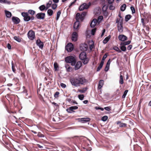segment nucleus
I'll list each match as a JSON object with an SVG mask.
<instances>
[{
    "mask_svg": "<svg viewBox=\"0 0 151 151\" xmlns=\"http://www.w3.org/2000/svg\"><path fill=\"white\" fill-rule=\"evenodd\" d=\"M70 81L73 86L76 87L80 86V85H83L87 81L85 78L81 76L70 79Z\"/></svg>",
    "mask_w": 151,
    "mask_h": 151,
    "instance_id": "obj_1",
    "label": "nucleus"
},
{
    "mask_svg": "<svg viewBox=\"0 0 151 151\" xmlns=\"http://www.w3.org/2000/svg\"><path fill=\"white\" fill-rule=\"evenodd\" d=\"M80 59L83 60V62L84 64H87L88 62L89 59L86 58V52H83L79 55Z\"/></svg>",
    "mask_w": 151,
    "mask_h": 151,
    "instance_id": "obj_2",
    "label": "nucleus"
},
{
    "mask_svg": "<svg viewBox=\"0 0 151 151\" xmlns=\"http://www.w3.org/2000/svg\"><path fill=\"white\" fill-rule=\"evenodd\" d=\"M22 15L24 17V20L26 22H27L30 20H32L34 19V17L33 16L30 17L27 12H22Z\"/></svg>",
    "mask_w": 151,
    "mask_h": 151,
    "instance_id": "obj_3",
    "label": "nucleus"
},
{
    "mask_svg": "<svg viewBox=\"0 0 151 151\" xmlns=\"http://www.w3.org/2000/svg\"><path fill=\"white\" fill-rule=\"evenodd\" d=\"M76 60V59L73 56H69L65 58L66 62L71 63V65L73 66L75 65V62Z\"/></svg>",
    "mask_w": 151,
    "mask_h": 151,
    "instance_id": "obj_4",
    "label": "nucleus"
},
{
    "mask_svg": "<svg viewBox=\"0 0 151 151\" xmlns=\"http://www.w3.org/2000/svg\"><path fill=\"white\" fill-rule=\"evenodd\" d=\"M52 3V1L50 0L47 3L46 6L44 5H42L39 7V9L41 11H43L44 10H47L50 7Z\"/></svg>",
    "mask_w": 151,
    "mask_h": 151,
    "instance_id": "obj_5",
    "label": "nucleus"
},
{
    "mask_svg": "<svg viewBox=\"0 0 151 151\" xmlns=\"http://www.w3.org/2000/svg\"><path fill=\"white\" fill-rule=\"evenodd\" d=\"M116 23H117V27L118 31L120 32L123 31V27L122 26V20L117 19Z\"/></svg>",
    "mask_w": 151,
    "mask_h": 151,
    "instance_id": "obj_6",
    "label": "nucleus"
},
{
    "mask_svg": "<svg viewBox=\"0 0 151 151\" xmlns=\"http://www.w3.org/2000/svg\"><path fill=\"white\" fill-rule=\"evenodd\" d=\"M90 5V3L88 4L84 3L79 6V10L80 11H82L84 9H87L89 8Z\"/></svg>",
    "mask_w": 151,
    "mask_h": 151,
    "instance_id": "obj_7",
    "label": "nucleus"
},
{
    "mask_svg": "<svg viewBox=\"0 0 151 151\" xmlns=\"http://www.w3.org/2000/svg\"><path fill=\"white\" fill-rule=\"evenodd\" d=\"M73 49V45L71 43L67 44L65 47V49L68 52L72 51Z\"/></svg>",
    "mask_w": 151,
    "mask_h": 151,
    "instance_id": "obj_8",
    "label": "nucleus"
},
{
    "mask_svg": "<svg viewBox=\"0 0 151 151\" xmlns=\"http://www.w3.org/2000/svg\"><path fill=\"white\" fill-rule=\"evenodd\" d=\"M28 38L31 40H33L35 38V33L32 30L29 31L27 34Z\"/></svg>",
    "mask_w": 151,
    "mask_h": 151,
    "instance_id": "obj_9",
    "label": "nucleus"
},
{
    "mask_svg": "<svg viewBox=\"0 0 151 151\" xmlns=\"http://www.w3.org/2000/svg\"><path fill=\"white\" fill-rule=\"evenodd\" d=\"M74 69L75 70H77L79 69L82 65V63L81 61H78L76 62V60L75 62Z\"/></svg>",
    "mask_w": 151,
    "mask_h": 151,
    "instance_id": "obj_10",
    "label": "nucleus"
},
{
    "mask_svg": "<svg viewBox=\"0 0 151 151\" xmlns=\"http://www.w3.org/2000/svg\"><path fill=\"white\" fill-rule=\"evenodd\" d=\"M45 16V14L42 13H39L36 15V17L39 19H43Z\"/></svg>",
    "mask_w": 151,
    "mask_h": 151,
    "instance_id": "obj_11",
    "label": "nucleus"
},
{
    "mask_svg": "<svg viewBox=\"0 0 151 151\" xmlns=\"http://www.w3.org/2000/svg\"><path fill=\"white\" fill-rule=\"evenodd\" d=\"M78 34L76 32H74L72 34V40L73 41L76 42L78 39Z\"/></svg>",
    "mask_w": 151,
    "mask_h": 151,
    "instance_id": "obj_12",
    "label": "nucleus"
},
{
    "mask_svg": "<svg viewBox=\"0 0 151 151\" xmlns=\"http://www.w3.org/2000/svg\"><path fill=\"white\" fill-rule=\"evenodd\" d=\"M88 48V46L87 45L85 44H81L80 46V49L81 50L83 51H86Z\"/></svg>",
    "mask_w": 151,
    "mask_h": 151,
    "instance_id": "obj_13",
    "label": "nucleus"
},
{
    "mask_svg": "<svg viewBox=\"0 0 151 151\" xmlns=\"http://www.w3.org/2000/svg\"><path fill=\"white\" fill-rule=\"evenodd\" d=\"M104 85V81L102 80L99 81L98 85V89L100 90V91L101 92V88Z\"/></svg>",
    "mask_w": 151,
    "mask_h": 151,
    "instance_id": "obj_14",
    "label": "nucleus"
},
{
    "mask_svg": "<svg viewBox=\"0 0 151 151\" xmlns=\"http://www.w3.org/2000/svg\"><path fill=\"white\" fill-rule=\"evenodd\" d=\"M119 40L120 41H124L127 39V37L125 35H119L118 37Z\"/></svg>",
    "mask_w": 151,
    "mask_h": 151,
    "instance_id": "obj_15",
    "label": "nucleus"
},
{
    "mask_svg": "<svg viewBox=\"0 0 151 151\" xmlns=\"http://www.w3.org/2000/svg\"><path fill=\"white\" fill-rule=\"evenodd\" d=\"M12 22L15 24H18L20 22L19 19L17 17H12Z\"/></svg>",
    "mask_w": 151,
    "mask_h": 151,
    "instance_id": "obj_16",
    "label": "nucleus"
},
{
    "mask_svg": "<svg viewBox=\"0 0 151 151\" xmlns=\"http://www.w3.org/2000/svg\"><path fill=\"white\" fill-rule=\"evenodd\" d=\"M98 22L97 20L96 19H94L91 21L90 26L91 27H94L96 25Z\"/></svg>",
    "mask_w": 151,
    "mask_h": 151,
    "instance_id": "obj_17",
    "label": "nucleus"
},
{
    "mask_svg": "<svg viewBox=\"0 0 151 151\" xmlns=\"http://www.w3.org/2000/svg\"><path fill=\"white\" fill-rule=\"evenodd\" d=\"M36 44L37 45H38L40 48L42 49L43 48V43L40 40H37L36 41Z\"/></svg>",
    "mask_w": 151,
    "mask_h": 151,
    "instance_id": "obj_18",
    "label": "nucleus"
},
{
    "mask_svg": "<svg viewBox=\"0 0 151 151\" xmlns=\"http://www.w3.org/2000/svg\"><path fill=\"white\" fill-rule=\"evenodd\" d=\"M81 119L80 121L82 123H85L89 122L90 121V119L89 118H82L81 119Z\"/></svg>",
    "mask_w": 151,
    "mask_h": 151,
    "instance_id": "obj_19",
    "label": "nucleus"
},
{
    "mask_svg": "<svg viewBox=\"0 0 151 151\" xmlns=\"http://www.w3.org/2000/svg\"><path fill=\"white\" fill-rule=\"evenodd\" d=\"M65 68L66 69V71L68 72H71L73 70L72 68L68 64L65 65Z\"/></svg>",
    "mask_w": 151,
    "mask_h": 151,
    "instance_id": "obj_20",
    "label": "nucleus"
},
{
    "mask_svg": "<svg viewBox=\"0 0 151 151\" xmlns=\"http://www.w3.org/2000/svg\"><path fill=\"white\" fill-rule=\"evenodd\" d=\"M110 60V59H109L107 61L106 66L105 68V69H104L105 71H107L109 69L110 64L111 63Z\"/></svg>",
    "mask_w": 151,
    "mask_h": 151,
    "instance_id": "obj_21",
    "label": "nucleus"
},
{
    "mask_svg": "<svg viewBox=\"0 0 151 151\" xmlns=\"http://www.w3.org/2000/svg\"><path fill=\"white\" fill-rule=\"evenodd\" d=\"M88 45L91 50L94 47V42L92 40L89 41Z\"/></svg>",
    "mask_w": 151,
    "mask_h": 151,
    "instance_id": "obj_22",
    "label": "nucleus"
},
{
    "mask_svg": "<svg viewBox=\"0 0 151 151\" xmlns=\"http://www.w3.org/2000/svg\"><path fill=\"white\" fill-rule=\"evenodd\" d=\"M80 24L79 21H76L74 23L73 27L75 29H77L78 28Z\"/></svg>",
    "mask_w": 151,
    "mask_h": 151,
    "instance_id": "obj_23",
    "label": "nucleus"
},
{
    "mask_svg": "<svg viewBox=\"0 0 151 151\" xmlns=\"http://www.w3.org/2000/svg\"><path fill=\"white\" fill-rule=\"evenodd\" d=\"M120 76L119 77V83L120 84H122L124 83L123 78V76L122 75V72L120 73Z\"/></svg>",
    "mask_w": 151,
    "mask_h": 151,
    "instance_id": "obj_24",
    "label": "nucleus"
},
{
    "mask_svg": "<svg viewBox=\"0 0 151 151\" xmlns=\"http://www.w3.org/2000/svg\"><path fill=\"white\" fill-rule=\"evenodd\" d=\"M5 12L7 17L9 18L12 17V14L11 12L5 10Z\"/></svg>",
    "mask_w": 151,
    "mask_h": 151,
    "instance_id": "obj_25",
    "label": "nucleus"
},
{
    "mask_svg": "<svg viewBox=\"0 0 151 151\" xmlns=\"http://www.w3.org/2000/svg\"><path fill=\"white\" fill-rule=\"evenodd\" d=\"M120 47L121 50L125 52L126 50V47L124 45H121V43L120 44Z\"/></svg>",
    "mask_w": 151,
    "mask_h": 151,
    "instance_id": "obj_26",
    "label": "nucleus"
},
{
    "mask_svg": "<svg viewBox=\"0 0 151 151\" xmlns=\"http://www.w3.org/2000/svg\"><path fill=\"white\" fill-rule=\"evenodd\" d=\"M87 89V87L84 88L82 89H78V91L81 93H84L86 92Z\"/></svg>",
    "mask_w": 151,
    "mask_h": 151,
    "instance_id": "obj_27",
    "label": "nucleus"
},
{
    "mask_svg": "<svg viewBox=\"0 0 151 151\" xmlns=\"http://www.w3.org/2000/svg\"><path fill=\"white\" fill-rule=\"evenodd\" d=\"M23 88H24V89L23 90V93H26V95L25 96H26V98L27 99H28V98H30L31 97V95H29V96H28V93H27V90H26L25 89V87L24 86H23Z\"/></svg>",
    "mask_w": 151,
    "mask_h": 151,
    "instance_id": "obj_28",
    "label": "nucleus"
},
{
    "mask_svg": "<svg viewBox=\"0 0 151 151\" xmlns=\"http://www.w3.org/2000/svg\"><path fill=\"white\" fill-rule=\"evenodd\" d=\"M110 38V35L105 38V39L103 40V43L104 44L106 43L109 41Z\"/></svg>",
    "mask_w": 151,
    "mask_h": 151,
    "instance_id": "obj_29",
    "label": "nucleus"
},
{
    "mask_svg": "<svg viewBox=\"0 0 151 151\" xmlns=\"http://www.w3.org/2000/svg\"><path fill=\"white\" fill-rule=\"evenodd\" d=\"M14 39L18 42H20L22 41V39L21 38H20L19 37L17 36L14 37Z\"/></svg>",
    "mask_w": 151,
    "mask_h": 151,
    "instance_id": "obj_30",
    "label": "nucleus"
},
{
    "mask_svg": "<svg viewBox=\"0 0 151 151\" xmlns=\"http://www.w3.org/2000/svg\"><path fill=\"white\" fill-rule=\"evenodd\" d=\"M87 13L85 12H83L81 15V20L82 21L84 17L85 16L86 14Z\"/></svg>",
    "mask_w": 151,
    "mask_h": 151,
    "instance_id": "obj_31",
    "label": "nucleus"
},
{
    "mask_svg": "<svg viewBox=\"0 0 151 151\" xmlns=\"http://www.w3.org/2000/svg\"><path fill=\"white\" fill-rule=\"evenodd\" d=\"M66 111L69 113H72L73 112H74V111H73V108H72V107H70L68 109H66Z\"/></svg>",
    "mask_w": 151,
    "mask_h": 151,
    "instance_id": "obj_32",
    "label": "nucleus"
},
{
    "mask_svg": "<svg viewBox=\"0 0 151 151\" xmlns=\"http://www.w3.org/2000/svg\"><path fill=\"white\" fill-rule=\"evenodd\" d=\"M131 16L130 15L128 14L126 15L125 17V21L126 22L128 21L131 17Z\"/></svg>",
    "mask_w": 151,
    "mask_h": 151,
    "instance_id": "obj_33",
    "label": "nucleus"
},
{
    "mask_svg": "<svg viewBox=\"0 0 151 151\" xmlns=\"http://www.w3.org/2000/svg\"><path fill=\"white\" fill-rule=\"evenodd\" d=\"M126 7V5L125 4H124L121 6L120 7V10L122 11H124Z\"/></svg>",
    "mask_w": 151,
    "mask_h": 151,
    "instance_id": "obj_34",
    "label": "nucleus"
},
{
    "mask_svg": "<svg viewBox=\"0 0 151 151\" xmlns=\"http://www.w3.org/2000/svg\"><path fill=\"white\" fill-rule=\"evenodd\" d=\"M75 18L76 21H78L79 19L81 20V15L79 13L76 14Z\"/></svg>",
    "mask_w": 151,
    "mask_h": 151,
    "instance_id": "obj_35",
    "label": "nucleus"
},
{
    "mask_svg": "<svg viewBox=\"0 0 151 151\" xmlns=\"http://www.w3.org/2000/svg\"><path fill=\"white\" fill-rule=\"evenodd\" d=\"M54 65L55 70H59V66L58 63H55Z\"/></svg>",
    "mask_w": 151,
    "mask_h": 151,
    "instance_id": "obj_36",
    "label": "nucleus"
},
{
    "mask_svg": "<svg viewBox=\"0 0 151 151\" xmlns=\"http://www.w3.org/2000/svg\"><path fill=\"white\" fill-rule=\"evenodd\" d=\"M131 43L130 41H127L122 42L121 43V45H124L125 46L129 45Z\"/></svg>",
    "mask_w": 151,
    "mask_h": 151,
    "instance_id": "obj_37",
    "label": "nucleus"
},
{
    "mask_svg": "<svg viewBox=\"0 0 151 151\" xmlns=\"http://www.w3.org/2000/svg\"><path fill=\"white\" fill-rule=\"evenodd\" d=\"M47 14L49 16H51L53 13V11L51 9H49L47 11Z\"/></svg>",
    "mask_w": 151,
    "mask_h": 151,
    "instance_id": "obj_38",
    "label": "nucleus"
},
{
    "mask_svg": "<svg viewBox=\"0 0 151 151\" xmlns=\"http://www.w3.org/2000/svg\"><path fill=\"white\" fill-rule=\"evenodd\" d=\"M103 64H104V63H101H101H100L99 66L98 67V68H97V71H99L102 68Z\"/></svg>",
    "mask_w": 151,
    "mask_h": 151,
    "instance_id": "obj_39",
    "label": "nucleus"
},
{
    "mask_svg": "<svg viewBox=\"0 0 151 151\" xmlns=\"http://www.w3.org/2000/svg\"><path fill=\"white\" fill-rule=\"evenodd\" d=\"M28 14L29 13L31 15H32V16H33V15L35 14V12L34 11L32 10H29L28 11Z\"/></svg>",
    "mask_w": 151,
    "mask_h": 151,
    "instance_id": "obj_40",
    "label": "nucleus"
},
{
    "mask_svg": "<svg viewBox=\"0 0 151 151\" xmlns=\"http://www.w3.org/2000/svg\"><path fill=\"white\" fill-rule=\"evenodd\" d=\"M61 14V12L60 11H59L57 13L56 18V20H58Z\"/></svg>",
    "mask_w": 151,
    "mask_h": 151,
    "instance_id": "obj_41",
    "label": "nucleus"
},
{
    "mask_svg": "<svg viewBox=\"0 0 151 151\" xmlns=\"http://www.w3.org/2000/svg\"><path fill=\"white\" fill-rule=\"evenodd\" d=\"M107 57V55L106 54V53L104 55V56L102 58V59L101 62L104 63V61L106 59V58Z\"/></svg>",
    "mask_w": 151,
    "mask_h": 151,
    "instance_id": "obj_42",
    "label": "nucleus"
},
{
    "mask_svg": "<svg viewBox=\"0 0 151 151\" xmlns=\"http://www.w3.org/2000/svg\"><path fill=\"white\" fill-rule=\"evenodd\" d=\"M128 92V90H126L124 91V94L122 96V99H124L125 98L126 96L127 95Z\"/></svg>",
    "mask_w": 151,
    "mask_h": 151,
    "instance_id": "obj_43",
    "label": "nucleus"
},
{
    "mask_svg": "<svg viewBox=\"0 0 151 151\" xmlns=\"http://www.w3.org/2000/svg\"><path fill=\"white\" fill-rule=\"evenodd\" d=\"M0 3L10 4V3L7 0H0Z\"/></svg>",
    "mask_w": 151,
    "mask_h": 151,
    "instance_id": "obj_44",
    "label": "nucleus"
},
{
    "mask_svg": "<svg viewBox=\"0 0 151 151\" xmlns=\"http://www.w3.org/2000/svg\"><path fill=\"white\" fill-rule=\"evenodd\" d=\"M114 50H116V51L117 52H121V50H120L119 48V47H116V46H115V47L114 48Z\"/></svg>",
    "mask_w": 151,
    "mask_h": 151,
    "instance_id": "obj_45",
    "label": "nucleus"
},
{
    "mask_svg": "<svg viewBox=\"0 0 151 151\" xmlns=\"http://www.w3.org/2000/svg\"><path fill=\"white\" fill-rule=\"evenodd\" d=\"M108 119V117L107 116H103L101 118V120L104 122L106 121Z\"/></svg>",
    "mask_w": 151,
    "mask_h": 151,
    "instance_id": "obj_46",
    "label": "nucleus"
},
{
    "mask_svg": "<svg viewBox=\"0 0 151 151\" xmlns=\"http://www.w3.org/2000/svg\"><path fill=\"white\" fill-rule=\"evenodd\" d=\"M78 97L79 99L80 100H82L83 99V98H84V95L83 94H81L79 95L78 96Z\"/></svg>",
    "mask_w": 151,
    "mask_h": 151,
    "instance_id": "obj_47",
    "label": "nucleus"
},
{
    "mask_svg": "<svg viewBox=\"0 0 151 151\" xmlns=\"http://www.w3.org/2000/svg\"><path fill=\"white\" fill-rule=\"evenodd\" d=\"M57 6V5L56 4H52V8L53 9H55Z\"/></svg>",
    "mask_w": 151,
    "mask_h": 151,
    "instance_id": "obj_48",
    "label": "nucleus"
},
{
    "mask_svg": "<svg viewBox=\"0 0 151 151\" xmlns=\"http://www.w3.org/2000/svg\"><path fill=\"white\" fill-rule=\"evenodd\" d=\"M103 19V17L102 16H99V17L98 18V19L97 20L98 22H100Z\"/></svg>",
    "mask_w": 151,
    "mask_h": 151,
    "instance_id": "obj_49",
    "label": "nucleus"
},
{
    "mask_svg": "<svg viewBox=\"0 0 151 151\" xmlns=\"http://www.w3.org/2000/svg\"><path fill=\"white\" fill-rule=\"evenodd\" d=\"M59 92H58V91L56 92L54 94V97L55 98H58V96H59Z\"/></svg>",
    "mask_w": 151,
    "mask_h": 151,
    "instance_id": "obj_50",
    "label": "nucleus"
},
{
    "mask_svg": "<svg viewBox=\"0 0 151 151\" xmlns=\"http://www.w3.org/2000/svg\"><path fill=\"white\" fill-rule=\"evenodd\" d=\"M96 29L95 28L91 30V34L93 35H94L95 34V32H96Z\"/></svg>",
    "mask_w": 151,
    "mask_h": 151,
    "instance_id": "obj_51",
    "label": "nucleus"
},
{
    "mask_svg": "<svg viewBox=\"0 0 151 151\" xmlns=\"http://www.w3.org/2000/svg\"><path fill=\"white\" fill-rule=\"evenodd\" d=\"M130 9L132 11V14H134L135 13V9L134 7L133 6H131L130 7Z\"/></svg>",
    "mask_w": 151,
    "mask_h": 151,
    "instance_id": "obj_52",
    "label": "nucleus"
},
{
    "mask_svg": "<svg viewBox=\"0 0 151 151\" xmlns=\"http://www.w3.org/2000/svg\"><path fill=\"white\" fill-rule=\"evenodd\" d=\"M107 9V7L106 5H104L102 8V10L103 11L105 12Z\"/></svg>",
    "mask_w": 151,
    "mask_h": 151,
    "instance_id": "obj_53",
    "label": "nucleus"
},
{
    "mask_svg": "<svg viewBox=\"0 0 151 151\" xmlns=\"http://www.w3.org/2000/svg\"><path fill=\"white\" fill-rule=\"evenodd\" d=\"M126 126V124L124 123H120L119 125V126L121 127H125Z\"/></svg>",
    "mask_w": 151,
    "mask_h": 151,
    "instance_id": "obj_54",
    "label": "nucleus"
},
{
    "mask_svg": "<svg viewBox=\"0 0 151 151\" xmlns=\"http://www.w3.org/2000/svg\"><path fill=\"white\" fill-rule=\"evenodd\" d=\"M61 86L63 88H65L66 87V85L63 83H61L60 84Z\"/></svg>",
    "mask_w": 151,
    "mask_h": 151,
    "instance_id": "obj_55",
    "label": "nucleus"
},
{
    "mask_svg": "<svg viewBox=\"0 0 151 151\" xmlns=\"http://www.w3.org/2000/svg\"><path fill=\"white\" fill-rule=\"evenodd\" d=\"M37 136L39 137H44V136L43 134H41L40 132H39L37 134Z\"/></svg>",
    "mask_w": 151,
    "mask_h": 151,
    "instance_id": "obj_56",
    "label": "nucleus"
},
{
    "mask_svg": "<svg viewBox=\"0 0 151 151\" xmlns=\"http://www.w3.org/2000/svg\"><path fill=\"white\" fill-rule=\"evenodd\" d=\"M110 10H113L115 9V7L112 5H110L109 6Z\"/></svg>",
    "mask_w": 151,
    "mask_h": 151,
    "instance_id": "obj_57",
    "label": "nucleus"
},
{
    "mask_svg": "<svg viewBox=\"0 0 151 151\" xmlns=\"http://www.w3.org/2000/svg\"><path fill=\"white\" fill-rule=\"evenodd\" d=\"M12 68L13 72L15 73L16 71V70L14 68V65L12 63Z\"/></svg>",
    "mask_w": 151,
    "mask_h": 151,
    "instance_id": "obj_58",
    "label": "nucleus"
},
{
    "mask_svg": "<svg viewBox=\"0 0 151 151\" xmlns=\"http://www.w3.org/2000/svg\"><path fill=\"white\" fill-rule=\"evenodd\" d=\"M107 0L108 3L109 4H112L114 1V0Z\"/></svg>",
    "mask_w": 151,
    "mask_h": 151,
    "instance_id": "obj_59",
    "label": "nucleus"
},
{
    "mask_svg": "<svg viewBox=\"0 0 151 151\" xmlns=\"http://www.w3.org/2000/svg\"><path fill=\"white\" fill-rule=\"evenodd\" d=\"M105 110L107 111H110L111 110L110 108L109 107H106L104 108Z\"/></svg>",
    "mask_w": 151,
    "mask_h": 151,
    "instance_id": "obj_60",
    "label": "nucleus"
},
{
    "mask_svg": "<svg viewBox=\"0 0 151 151\" xmlns=\"http://www.w3.org/2000/svg\"><path fill=\"white\" fill-rule=\"evenodd\" d=\"M132 45H129L127 47V50H130L132 48Z\"/></svg>",
    "mask_w": 151,
    "mask_h": 151,
    "instance_id": "obj_61",
    "label": "nucleus"
},
{
    "mask_svg": "<svg viewBox=\"0 0 151 151\" xmlns=\"http://www.w3.org/2000/svg\"><path fill=\"white\" fill-rule=\"evenodd\" d=\"M104 16H105L106 17L108 16V13L106 11L104 12Z\"/></svg>",
    "mask_w": 151,
    "mask_h": 151,
    "instance_id": "obj_62",
    "label": "nucleus"
},
{
    "mask_svg": "<svg viewBox=\"0 0 151 151\" xmlns=\"http://www.w3.org/2000/svg\"><path fill=\"white\" fill-rule=\"evenodd\" d=\"M71 107L73 110L77 109L78 108V107L77 106H72Z\"/></svg>",
    "mask_w": 151,
    "mask_h": 151,
    "instance_id": "obj_63",
    "label": "nucleus"
},
{
    "mask_svg": "<svg viewBox=\"0 0 151 151\" xmlns=\"http://www.w3.org/2000/svg\"><path fill=\"white\" fill-rule=\"evenodd\" d=\"M52 104L55 105L57 107H58L59 106V105L57 103H56L54 102H52Z\"/></svg>",
    "mask_w": 151,
    "mask_h": 151,
    "instance_id": "obj_64",
    "label": "nucleus"
}]
</instances>
